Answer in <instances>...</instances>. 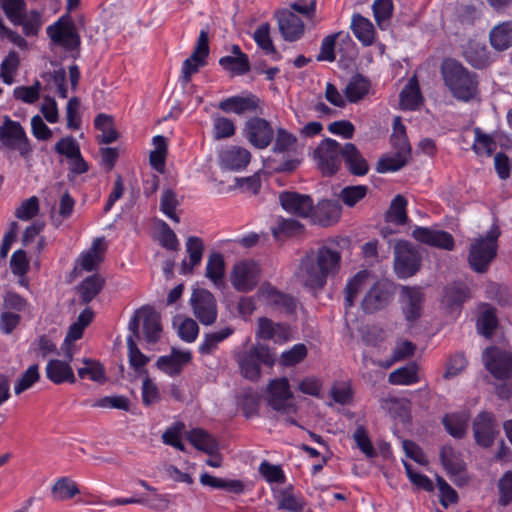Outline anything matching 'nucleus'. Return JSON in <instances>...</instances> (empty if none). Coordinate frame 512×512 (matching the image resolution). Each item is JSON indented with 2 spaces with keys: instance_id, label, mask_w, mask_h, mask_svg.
I'll return each instance as SVG.
<instances>
[{
  "instance_id": "f257e3e1",
  "label": "nucleus",
  "mask_w": 512,
  "mask_h": 512,
  "mask_svg": "<svg viewBox=\"0 0 512 512\" xmlns=\"http://www.w3.org/2000/svg\"><path fill=\"white\" fill-rule=\"evenodd\" d=\"M341 253L328 246L310 250L301 258L295 277L300 284L311 289H322L329 277L340 269Z\"/></svg>"
},
{
  "instance_id": "f03ea898",
  "label": "nucleus",
  "mask_w": 512,
  "mask_h": 512,
  "mask_svg": "<svg viewBox=\"0 0 512 512\" xmlns=\"http://www.w3.org/2000/svg\"><path fill=\"white\" fill-rule=\"evenodd\" d=\"M441 74L445 85L456 99L469 101L476 96V75L469 72L460 62L445 59L441 64Z\"/></svg>"
},
{
  "instance_id": "7ed1b4c3",
  "label": "nucleus",
  "mask_w": 512,
  "mask_h": 512,
  "mask_svg": "<svg viewBox=\"0 0 512 512\" xmlns=\"http://www.w3.org/2000/svg\"><path fill=\"white\" fill-rule=\"evenodd\" d=\"M0 152L8 159L14 153L26 161L32 157L33 147L25 129L18 121L12 120L9 116H4L0 125Z\"/></svg>"
},
{
  "instance_id": "20e7f679",
  "label": "nucleus",
  "mask_w": 512,
  "mask_h": 512,
  "mask_svg": "<svg viewBox=\"0 0 512 512\" xmlns=\"http://www.w3.org/2000/svg\"><path fill=\"white\" fill-rule=\"evenodd\" d=\"M499 236V228L492 226L486 235L470 240L468 263L474 272L485 273L488 271L497 256Z\"/></svg>"
},
{
  "instance_id": "39448f33",
  "label": "nucleus",
  "mask_w": 512,
  "mask_h": 512,
  "mask_svg": "<svg viewBox=\"0 0 512 512\" xmlns=\"http://www.w3.org/2000/svg\"><path fill=\"white\" fill-rule=\"evenodd\" d=\"M391 144L395 150L392 156L382 157L377 163L376 170L379 173L394 172L404 167L411 156V146L408 141L405 126L400 117L393 120V133Z\"/></svg>"
},
{
  "instance_id": "423d86ee",
  "label": "nucleus",
  "mask_w": 512,
  "mask_h": 512,
  "mask_svg": "<svg viewBox=\"0 0 512 512\" xmlns=\"http://www.w3.org/2000/svg\"><path fill=\"white\" fill-rule=\"evenodd\" d=\"M344 145L336 140L326 138L322 140L313 152L317 168L323 176H333L340 169L343 160Z\"/></svg>"
},
{
  "instance_id": "0eeeda50",
  "label": "nucleus",
  "mask_w": 512,
  "mask_h": 512,
  "mask_svg": "<svg viewBox=\"0 0 512 512\" xmlns=\"http://www.w3.org/2000/svg\"><path fill=\"white\" fill-rule=\"evenodd\" d=\"M142 321L143 332L147 342L156 343L161 337L160 316L151 307L144 306L137 310L128 324L129 336L140 338L139 326Z\"/></svg>"
},
{
  "instance_id": "6e6552de",
  "label": "nucleus",
  "mask_w": 512,
  "mask_h": 512,
  "mask_svg": "<svg viewBox=\"0 0 512 512\" xmlns=\"http://www.w3.org/2000/svg\"><path fill=\"white\" fill-rule=\"evenodd\" d=\"M46 32L54 44L67 51H73L80 46V37L69 13L48 26Z\"/></svg>"
},
{
  "instance_id": "1a4fd4ad",
  "label": "nucleus",
  "mask_w": 512,
  "mask_h": 512,
  "mask_svg": "<svg viewBox=\"0 0 512 512\" xmlns=\"http://www.w3.org/2000/svg\"><path fill=\"white\" fill-rule=\"evenodd\" d=\"M268 405L281 414L296 412V405L293 403V394L287 378L282 377L270 381L268 388Z\"/></svg>"
},
{
  "instance_id": "9d476101",
  "label": "nucleus",
  "mask_w": 512,
  "mask_h": 512,
  "mask_svg": "<svg viewBox=\"0 0 512 512\" xmlns=\"http://www.w3.org/2000/svg\"><path fill=\"white\" fill-rule=\"evenodd\" d=\"M394 268L400 278L413 276L420 268L421 255L410 243L399 241L395 246Z\"/></svg>"
},
{
  "instance_id": "9b49d317",
  "label": "nucleus",
  "mask_w": 512,
  "mask_h": 512,
  "mask_svg": "<svg viewBox=\"0 0 512 512\" xmlns=\"http://www.w3.org/2000/svg\"><path fill=\"white\" fill-rule=\"evenodd\" d=\"M194 316L201 324L212 325L218 315L217 303L214 295L202 288L194 289L190 298Z\"/></svg>"
},
{
  "instance_id": "f8f14e48",
  "label": "nucleus",
  "mask_w": 512,
  "mask_h": 512,
  "mask_svg": "<svg viewBox=\"0 0 512 512\" xmlns=\"http://www.w3.org/2000/svg\"><path fill=\"white\" fill-rule=\"evenodd\" d=\"M257 297L265 305L281 313L291 315L296 310V299L289 294L281 292L269 282H264L260 285Z\"/></svg>"
},
{
  "instance_id": "ddd939ff",
  "label": "nucleus",
  "mask_w": 512,
  "mask_h": 512,
  "mask_svg": "<svg viewBox=\"0 0 512 512\" xmlns=\"http://www.w3.org/2000/svg\"><path fill=\"white\" fill-rule=\"evenodd\" d=\"M485 367L497 379L512 377V354L498 347H489L483 353Z\"/></svg>"
},
{
  "instance_id": "4468645a",
  "label": "nucleus",
  "mask_w": 512,
  "mask_h": 512,
  "mask_svg": "<svg viewBox=\"0 0 512 512\" xmlns=\"http://www.w3.org/2000/svg\"><path fill=\"white\" fill-rule=\"evenodd\" d=\"M473 435L479 446L488 448L493 445L498 433V422L491 412L482 411L472 422Z\"/></svg>"
},
{
  "instance_id": "2eb2a0df",
  "label": "nucleus",
  "mask_w": 512,
  "mask_h": 512,
  "mask_svg": "<svg viewBox=\"0 0 512 512\" xmlns=\"http://www.w3.org/2000/svg\"><path fill=\"white\" fill-rule=\"evenodd\" d=\"M260 277L259 265L254 261H241L235 264L231 273V284L239 292L253 290Z\"/></svg>"
},
{
  "instance_id": "dca6fc26",
  "label": "nucleus",
  "mask_w": 512,
  "mask_h": 512,
  "mask_svg": "<svg viewBox=\"0 0 512 512\" xmlns=\"http://www.w3.org/2000/svg\"><path fill=\"white\" fill-rule=\"evenodd\" d=\"M243 134L254 147L264 149L272 142L274 132L267 120L253 117L245 122Z\"/></svg>"
},
{
  "instance_id": "f3484780",
  "label": "nucleus",
  "mask_w": 512,
  "mask_h": 512,
  "mask_svg": "<svg viewBox=\"0 0 512 512\" xmlns=\"http://www.w3.org/2000/svg\"><path fill=\"white\" fill-rule=\"evenodd\" d=\"M393 299L392 287L384 281L376 282L365 294L362 309L365 313H374L384 309Z\"/></svg>"
},
{
  "instance_id": "a211bd4d",
  "label": "nucleus",
  "mask_w": 512,
  "mask_h": 512,
  "mask_svg": "<svg viewBox=\"0 0 512 512\" xmlns=\"http://www.w3.org/2000/svg\"><path fill=\"white\" fill-rule=\"evenodd\" d=\"M279 201L282 208L290 214L301 218L312 216L314 203L309 195L284 191L280 193Z\"/></svg>"
},
{
  "instance_id": "6ab92c4d",
  "label": "nucleus",
  "mask_w": 512,
  "mask_h": 512,
  "mask_svg": "<svg viewBox=\"0 0 512 512\" xmlns=\"http://www.w3.org/2000/svg\"><path fill=\"white\" fill-rule=\"evenodd\" d=\"M218 107L225 113H235L237 115L261 112L260 99L254 94L228 97L220 101Z\"/></svg>"
},
{
  "instance_id": "aec40b11",
  "label": "nucleus",
  "mask_w": 512,
  "mask_h": 512,
  "mask_svg": "<svg viewBox=\"0 0 512 512\" xmlns=\"http://www.w3.org/2000/svg\"><path fill=\"white\" fill-rule=\"evenodd\" d=\"M279 31L284 40L294 42L304 34V23L302 19L292 11L284 9L276 13Z\"/></svg>"
},
{
  "instance_id": "412c9836",
  "label": "nucleus",
  "mask_w": 512,
  "mask_h": 512,
  "mask_svg": "<svg viewBox=\"0 0 512 512\" xmlns=\"http://www.w3.org/2000/svg\"><path fill=\"white\" fill-rule=\"evenodd\" d=\"M402 311L407 321H415L421 316L424 292L419 287L404 286L401 289Z\"/></svg>"
},
{
  "instance_id": "4be33fe9",
  "label": "nucleus",
  "mask_w": 512,
  "mask_h": 512,
  "mask_svg": "<svg viewBox=\"0 0 512 512\" xmlns=\"http://www.w3.org/2000/svg\"><path fill=\"white\" fill-rule=\"evenodd\" d=\"M413 237L422 243L445 249V250H453L454 248V238L453 236L446 232L440 230H432L426 227H417L413 231Z\"/></svg>"
},
{
  "instance_id": "5701e85b",
  "label": "nucleus",
  "mask_w": 512,
  "mask_h": 512,
  "mask_svg": "<svg viewBox=\"0 0 512 512\" xmlns=\"http://www.w3.org/2000/svg\"><path fill=\"white\" fill-rule=\"evenodd\" d=\"M341 215V205L337 200L324 199L314 206L312 221L321 226H329L338 221Z\"/></svg>"
},
{
  "instance_id": "b1692460",
  "label": "nucleus",
  "mask_w": 512,
  "mask_h": 512,
  "mask_svg": "<svg viewBox=\"0 0 512 512\" xmlns=\"http://www.w3.org/2000/svg\"><path fill=\"white\" fill-rule=\"evenodd\" d=\"M256 336L264 340H273L283 343L289 340V327L283 323H275L266 317L258 319Z\"/></svg>"
},
{
  "instance_id": "393cba45",
  "label": "nucleus",
  "mask_w": 512,
  "mask_h": 512,
  "mask_svg": "<svg viewBox=\"0 0 512 512\" xmlns=\"http://www.w3.org/2000/svg\"><path fill=\"white\" fill-rule=\"evenodd\" d=\"M45 372L46 377L56 385L76 382L74 371L68 361L51 359L46 365Z\"/></svg>"
},
{
  "instance_id": "a878e982",
  "label": "nucleus",
  "mask_w": 512,
  "mask_h": 512,
  "mask_svg": "<svg viewBox=\"0 0 512 512\" xmlns=\"http://www.w3.org/2000/svg\"><path fill=\"white\" fill-rule=\"evenodd\" d=\"M187 440L199 451L210 456L218 455L219 444L217 440L202 428H194L187 432Z\"/></svg>"
},
{
  "instance_id": "bb28decb",
  "label": "nucleus",
  "mask_w": 512,
  "mask_h": 512,
  "mask_svg": "<svg viewBox=\"0 0 512 512\" xmlns=\"http://www.w3.org/2000/svg\"><path fill=\"white\" fill-rule=\"evenodd\" d=\"M343 160L351 174L363 176L368 173V163L353 143L344 144Z\"/></svg>"
},
{
  "instance_id": "cd10ccee",
  "label": "nucleus",
  "mask_w": 512,
  "mask_h": 512,
  "mask_svg": "<svg viewBox=\"0 0 512 512\" xmlns=\"http://www.w3.org/2000/svg\"><path fill=\"white\" fill-rule=\"evenodd\" d=\"M104 251L103 238H96L91 247L79 256L77 266L87 272L96 270L103 261Z\"/></svg>"
},
{
  "instance_id": "c85d7f7f",
  "label": "nucleus",
  "mask_w": 512,
  "mask_h": 512,
  "mask_svg": "<svg viewBox=\"0 0 512 512\" xmlns=\"http://www.w3.org/2000/svg\"><path fill=\"white\" fill-rule=\"evenodd\" d=\"M350 28L355 37L364 45L369 46L375 39V28L372 22L359 13L353 14Z\"/></svg>"
},
{
  "instance_id": "c756f323",
  "label": "nucleus",
  "mask_w": 512,
  "mask_h": 512,
  "mask_svg": "<svg viewBox=\"0 0 512 512\" xmlns=\"http://www.w3.org/2000/svg\"><path fill=\"white\" fill-rule=\"evenodd\" d=\"M250 152L242 147L233 146L221 154L222 165L230 170H241L250 162Z\"/></svg>"
},
{
  "instance_id": "7c9ffc66",
  "label": "nucleus",
  "mask_w": 512,
  "mask_h": 512,
  "mask_svg": "<svg viewBox=\"0 0 512 512\" xmlns=\"http://www.w3.org/2000/svg\"><path fill=\"white\" fill-rule=\"evenodd\" d=\"M186 251L189 255V262L186 260L182 261L181 273L189 274L193 268L200 264L204 251L203 241L196 236H190L186 241Z\"/></svg>"
},
{
  "instance_id": "2f4dec72",
  "label": "nucleus",
  "mask_w": 512,
  "mask_h": 512,
  "mask_svg": "<svg viewBox=\"0 0 512 512\" xmlns=\"http://www.w3.org/2000/svg\"><path fill=\"white\" fill-rule=\"evenodd\" d=\"M490 43L498 51L512 46V22H503L494 27L489 35Z\"/></svg>"
},
{
  "instance_id": "473e14b6",
  "label": "nucleus",
  "mask_w": 512,
  "mask_h": 512,
  "mask_svg": "<svg viewBox=\"0 0 512 512\" xmlns=\"http://www.w3.org/2000/svg\"><path fill=\"white\" fill-rule=\"evenodd\" d=\"M440 459L444 469L452 477L459 475L465 469L461 454L450 446L442 447Z\"/></svg>"
},
{
  "instance_id": "72a5a7b5",
  "label": "nucleus",
  "mask_w": 512,
  "mask_h": 512,
  "mask_svg": "<svg viewBox=\"0 0 512 512\" xmlns=\"http://www.w3.org/2000/svg\"><path fill=\"white\" fill-rule=\"evenodd\" d=\"M225 273V262L222 254L218 252L209 255L205 276L213 282V284L220 288L223 285Z\"/></svg>"
},
{
  "instance_id": "f704fd0d",
  "label": "nucleus",
  "mask_w": 512,
  "mask_h": 512,
  "mask_svg": "<svg viewBox=\"0 0 512 512\" xmlns=\"http://www.w3.org/2000/svg\"><path fill=\"white\" fill-rule=\"evenodd\" d=\"M338 39L342 42H352L349 33L342 31L326 36L321 43L320 53L317 56L318 61L333 62L335 60V45Z\"/></svg>"
},
{
  "instance_id": "c9c22d12",
  "label": "nucleus",
  "mask_w": 512,
  "mask_h": 512,
  "mask_svg": "<svg viewBox=\"0 0 512 512\" xmlns=\"http://www.w3.org/2000/svg\"><path fill=\"white\" fill-rule=\"evenodd\" d=\"M104 278L99 274H93L85 278L79 285L78 291L83 304L91 302L102 290Z\"/></svg>"
},
{
  "instance_id": "e433bc0d",
  "label": "nucleus",
  "mask_w": 512,
  "mask_h": 512,
  "mask_svg": "<svg viewBox=\"0 0 512 512\" xmlns=\"http://www.w3.org/2000/svg\"><path fill=\"white\" fill-rule=\"evenodd\" d=\"M94 126L101 132L98 136L99 142L110 144L117 140L118 132L113 127V118L107 114H98L94 120Z\"/></svg>"
},
{
  "instance_id": "4c0bfd02",
  "label": "nucleus",
  "mask_w": 512,
  "mask_h": 512,
  "mask_svg": "<svg viewBox=\"0 0 512 512\" xmlns=\"http://www.w3.org/2000/svg\"><path fill=\"white\" fill-rule=\"evenodd\" d=\"M417 372V365L411 363L391 372L388 376V381L392 385H411L419 381Z\"/></svg>"
},
{
  "instance_id": "58836bf2",
  "label": "nucleus",
  "mask_w": 512,
  "mask_h": 512,
  "mask_svg": "<svg viewBox=\"0 0 512 512\" xmlns=\"http://www.w3.org/2000/svg\"><path fill=\"white\" fill-rule=\"evenodd\" d=\"M16 26H21L22 31L27 37L37 36L42 27V15L37 10L25 12L19 22H15Z\"/></svg>"
},
{
  "instance_id": "ea45409f",
  "label": "nucleus",
  "mask_w": 512,
  "mask_h": 512,
  "mask_svg": "<svg viewBox=\"0 0 512 512\" xmlns=\"http://www.w3.org/2000/svg\"><path fill=\"white\" fill-rule=\"evenodd\" d=\"M128 358L130 366L138 373L147 375L145 366L150 361V358L144 355L137 347L135 338L133 336L127 337Z\"/></svg>"
},
{
  "instance_id": "a19ab883",
  "label": "nucleus",
  "mask_w": 512,
  "mask_h": 512,
  "mask_svg": "<svg viewBox=\"0 0 512 512\" xmlns=\"http://www.w3.org/2000/svg\"><path fill=\"white\" fill-rule=\"evenodd\" d=\"M464 57L473 67L484 68L489 61L488 52L485 45L471 42L464 50Z\"/></svg>"
},
{
  "instance_id": "79ce46f5",
  "label": "nucleus",
  "mask_w": 512,
  "mask_h": 512,
  "mask_svg": "<svg viewBox=\"0 0 512 512\" xmlns=\"http://www.w3.org/2000/svg\"><path fill=\"white\" fill-rule=\"evenodd\" d=\"M468 298V288L463 284L454 283L445 288L443 303L453 309L461 306Z\"/></svg>"
},
{
  "instance_id": "37998d69",
  "label": "nucleus",
  "mask_w": 512,
  "mask_h": 512,
  "mask_svg": "<svg viewBox=\"0 0 512 512\" xmlns=\"http://www.w3.org/2000/svg\"><path fill=\"white\" fill-rule=\"evenodd\" d=\"M369 81L361 75L354 76L345 88V96L351 103L361 100L369 91Z\"/></svg>"
},
{
  "instance_id": "c03bdc74",
  "label": "nucleus",
  "mask_w": 512,
  "mask_h": 512,
  "mask_svg": "<svg viewBox=\"0 0 512 512\" xmlns=\"http://www.w3.org/2000/svg\"><path fill=\"white\" fill-rule=\"evenodd\" d=\"M366 278L367 273L365 271H360L346 284L344 298V305L346 309L351 308L354 305L357 296L364 288Z\"/></svg>"
},
{
  "instance_id": "a18cd8bd",
  "label": "nucleus",
  "mask_w": 512,
  "mask_h": 512,
  "mask_svg": "<svg viewBox=\"0 0 512 512\" xmlns=\"http://www.w3.org/2000/svg\"><path fill=\"white\" fill-rule=\"evenodd\" d=\"M153 144L155 149L150 152V164L157 172L163 173L165 170V159L167 153L166 138L164 136L157 135L153 138Z\"/></svg>"
},
{
  "instance_id": "49530a36",
  "label": "nucleus",
  "mask_w": 512,
  "mask_h": 512,
  "mask_svg": "<svg viewBox=\"0 0 512 512\" xmlns=\"http://www.w3.org/2000/svg\"><path fill=\"white\" fill-rule=\"evenodd\" d=\"M497 325L496 309L486 305L477 320L478 332L486 338H491Z\"/></svg>"
},
{
  "instance_id": "de8ad7c7",
  "label": "nucleus",
  "mask_w": 512,
  "mask_h": 512,
  "mask_svg": "<svg viewBox=\"0 0 512 512\" xmlns=\"http://www.w3.org/2000/svg\"><path fill=\"white\" fill-rule=\"evenodd\" d=\"M447 432L455 438H463L468 427V417L465 414H448L443 418Z\"/></svg>"
},
{
  "instance_id": "09e8293b",
  "label": "nucleus",
  "mask_w": 512,
  "mask_h": 512,
  "mask_svg": "<svg viewBox=\"0 0 512 512\" xmlns=\"http://www.w3.org/2000/svg\"><path fill=\"white\" fill-rule=\"evenodd\" d=\"M392 0H375L372 5L375 21L380 29L385 30L393 14Z\"/></svg>"
},
{
  "instance_id": "8fccbe9b",
  "label": "nucleus",
  "mask_w": 512,
  "mask_h": 512,
  "mask_svg": "<svg viewBox=\"0 0 512 512\" xmlns=\"http://www.w3.org/2000/svg\"><path fill=\"white\" fill-rule=\"evenodd\" d=\"M84 367L78 368L77 373L79 378H88L94 382L103 383L105 381V369L97 361L84 358L82 360Z\"/></svg>"
},
{
  "instance_id": "3c124183",
  "label": "nucleus",
  "mask_w": 512,
  "mask_h": 512,
  "mask_svg": "<svg viewBox=\"0 0 512 512\" xmlns=\"http://www.w3.org/2000/svg\"><path fill=\"white\" fill-rule=\"evenodd\" d=\"M20 64L19 55L16 51H10L0 64V78L7 84L14 82V76L18 71Z\"/></svg>"
},
{
  "instance_id": "603ef678",
  "label": "nucleus",
  "mask_w": 512,
  "mask_h": 512,
  "mask_svg": "<svg viewBox=\"0 0 512 512\" xmlns=\"http://www.w3.org/2000/svg\"><path fill=\"white\" fill-rule=\"evenodd\" d=\"M421 102V94L416 82L410 81L400 93V105L405 110H415Z\"/></svg>"
},
{
  "instance_id": "864d4df0",
  "label": "nucleus",
  "mask_w": 512,
  "mask_h": 512,
  "mask_svg": "<svg viewBox=\"0 0 512 512\" xmlns=\"http://www.w3.org/2000/svg\"><path fill=\"white\" fill-rule=\"evenodd\" d=\"M40 378L38 364L30 365L17 379L14 385V392L20 395L30 389Z\"/></svg>"
},
{
  "instance_id": "5fc2aeb1",
  "label": "nucleus",
  "mask_w": 512,
  "mask_h": 512,
  "mask_svg": "<svg viewBox=\"0 0 512 512\" xmlns=\"http://www.w3.org/2000/svg\"><path fill=\"white\" fill-rule=\"evenodd\" d=\"M233 333V329L225 327L217 332L207 333L203 342L199 346L201 354H210L218 346V344L227 339Z\"/></svg>"
},
{
  "instance_id": "6e6d98bb",
  "label": "nucleus",
  "mask_w": 512,
  "mask_h": 512,
  "mask_svg": "<svg viewBox=\"0 0 512 512\" xmlns=\"http://www.w3.org/2000/svg\"><path fill=\"white\" fill-rule=\"evenodd\" d=\"M407 200L402 195H397L391 202L387 212V220L396 225H403L407 221Z\"/></svg>"
},
{
  "instance_id": "4d7b16f0",
  "label": "nucleus",
  "mask_w": 512,
  "mask_h": 512,
  "mask_svg": "<svg viewBox=\"0 0 512 512\" xmlns=\"http://www.w3.org/2000/svg\"><path fill=\"white\" fill-rule=\"evenodd\" d=\"M219 64L228 71L236 75H243L249 72L250 63L247 55H241L240 57L235 56H224L220 58Z\"/></svg>"
},
{
  "instance_id": "13d9d810",
  "label": "nucleus",
  "mask_w": 512,
  "mask_h": 512,
  "mask_svg": "<svg viewBox=\"0 0 512 512\" xmlns=\"http://www.w3.org/2000/svg\"><path fill=\"white\" fill-rule=\"evenodd\" d=\"M52 493L57 500L71 499L79 493L77 484L68 477L58 479L52 487Z\"/></svg>"
},
{
  "instance_id": "bf43d9fd",
  "label": "nucleus",
  "mask_w": 512,
  "mask_h": 512,
  "mask_svg": "<svg viewBox=\"0 0 512 512\" xmlns=\"http://www.w3.org/2000/svg\"><path fill=\"white\" fill-rule=\"evenodd\" d=\"M303 228V225L295 219L281 218L278 225L272 228V234L278 240L282 236L290 237L299 234Z\"/></svg>"
},
{
  "instance_id": "052dcab7",
  "label": "nucleus",
  "mask_w": 512,
  "mask_h": 512,
  "mask_svg": "<svg viewBox=\"0 0 512 512\" xmlns=\"http://www.w3.org/2000/svg\"><path fill=\"white\" fill-rule=\"evenodd\" d=\"M178 205L179 202L176 198V194L171 189L164 190L160 199V210L176 223L180 222L179 216L175 213V209Z\"/></svg>"
},
{
  "instance_id": "680f3d73",
  "label": "nucleus",
  "mask_w": 512,
  "mask_h": 512,
  "mask_svg": "<svg viewBox=\"0 0 512 512\" xmlns=\"http://www.w3.org/2000/svg\"><path fill=\"white\" fill-rule=\"evenodd\" d=\"M498 504L506 507L512 503V471L505 472L497 483Z\"/></svg>"
},
{
  "instance_id": "e2e57ef3",
  "label": "nucleus",
  "mask_w": 512,
  "mask_h": 512,
  "mask_svg": "<svg viewBox=\"0 0 512 512\" xmlns=\"http://www.w3.org/2000/svg\"><path fill=\"white\" fill-rule=\"evenodd\" d=\"M477 155L491 156L496 148L493 139L482 133L479 128H475V141L472 146Z\"/></svg>"
},
{
  "instance_id": "0e129e2a",
  "label": "nucleus",
  "mask_w": 512,
  "mask_h": 512,
  "mask_svg": "<svg viewBox=\"0 0 512 512\" xmlns=\"http://www.w3.org/2000/svg\"><path fill=\"white\" fill-rule=\"evenodd\" d=\"M368 188L365 185L347 186L339 194V199L347 206L353 207L367 194Z\"/></svg>"
},
{
  "instance_id": "69168bd1",
  "label": "nucleus",
  "mask_w": 512,
  "mask_h": 512,
  "mask_svg": "<svg viewBox=\"0 0 512 512\" xmlns=\"http://www.w3.org/2000/svg\"><path fill=\"white\" fill-rule=\"evenodd\" d=\"M213 130L215 139L229 138L235 134L234 122L223 116L213 117Z\"/></svg>"
},
{
  "instance_id": "338daca9",
  "label": "nucleus",
  "mask_w": 512,
  "mask_h": 512,
  "mask_svg": "<svg viewBox=\"0 0 512 512\" xmlns=\"http://www.w3.org/2000/svg\"><path fill=\"white\" fill-rule=\"evenodd\" d=\"M257 45L266 53L272 54L276 52L270 37V25L268 23L261 24L254 32L253 36Z\"/></svg>"
},
{
  "instance_id": "774afa93",
  "label": "nucleus",
  "mask_w": 512,
  "mask_h": 512,
  "mask_svg": "<svg viewBox=\"0 0 512 512\" xmlns=\"http://www.w3.org/2000/svg\"><path fill=\"white\" fill-rule=\"evenodd\" d=\"M141 394L142 402L145 406H151L158 403L161 399L158 386L148 375H146L142 382Z\"/></svg>"
}]
</instances>
